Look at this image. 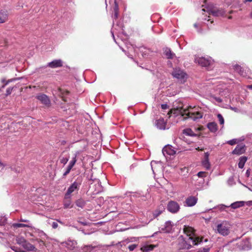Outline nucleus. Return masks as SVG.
Here are the masks:
<instances>
[{"mask_svg": "<svg viewBox=\"0 0 252 252\" xmlns=\"http://www.w3.org/2000/svg\"><path fill=\"white\" fill-rule=\"evenodd\" d=\"M170 113H172L176 116L181 115L183 117L185 116V119L190 118L193 121L201 119L203 115V113L198 108L189 107L184 108L182 105L171 109L168 114Z\"/></svg>", "mask_w": 252, "mask_h": 252, "instance_id": "nucleus-1", "label": "nucleus"}, {"mask_svg": "<svg viewBox=\"0 0 252 252\" xmlns=\"http://www.w3.org/2000/svg\"><path fill=\"white\" fill-rule=\"evenodd\" d=\"M184 231L188 237L186 240V242L189 243L188 249H190L191 245H198L202 241V238L196 237L194 234V229L193 228L189 226H185Z\"/></svg>", "mask_w": 252, "mask_h": 252, "instance_id": "nucleus-2", "label": "nucleus"}, {"mask_svg": "<svg viewBox=\"0 0 252 252\" xmlns=\"http://www.w3.org/2000/svg\"><path fill=\"white\" fill-rule=\"evenodd\" d=\"M81 182L82 180L77 178V180L69 186L64 195L65 199H70L71 194L75 191H77L79 189Z\"/></svg>", "mask_w": 252, "mask_h": 252, "instance_id": "nucleus-3", "label": "nucleus"}, {"mask_svg": "<svg viewBox=\"0 0 252 252\" xmlns=\"http://www.w3.org/2000/svg\"><path fill=\"white\" fill-rule=\"evenodd\" d=\"M216 230L220 234L225 236L230 233V225L226 221H223L218 224Z\"/></svg>", "mask_w": 252, "mask_h": 252, "instance_id": "nucleus-4", "label": "nucleus"}, {"mask_svg": "<svg viewBox=\"0 0 252 252\" xmlns=\"http://www.w3.org/2000/svg\"><path fill=\"white\" fill-rule=\"evenodd\" d=\"M172 74L174 78L177 79L181 82H185L187 78V74L180 68H175Z\"/></svg>", "mask_w": 252, "mask_h": 252, "instance_id": "nucleus-5", "label": "nucleus"}, {"mask_svg": "<svg viewBox=\"0 0 252 252\" xmlns=\"http://www.w3.org/2000/svg\"><path fill=\"white\" fill-rule=\"evenodd\" d=\"M195 62L202 66L209 67L212 65L213 61L210 58L198 57L195 59Z\"/></svg>", "mask_w": 252, "mask_h": 252, "instance_id": "nucleus-6", "label": "nucleus"}, {"mask_svg": "<svg viewBox=\"0 0 252 252\" xmlns=\"http://www.w3.org/2000/svg\"><path fill=\"white\" fill-rule=\"evenodd\" d=\"M180 209V206L177 202L172 200L168 202L167 209L169 212L175 214L179 211Z\"/></svg>", "mask_w": 252, "mask_h": 252, "instance_id": "nucleus-7", "label": "nucleus"}, {"mask_svg": "<svg viewBox=\"0 0 252 252\" xmlns=\"http://www.w3.org/2000/svg\"><path fill=\"white\" fill-rule=\"evenodd\" d=\"M63 66V62L61 60H55L51 62L48 63L46 66H43L37 69V71H40L42 69L45 68L47 66L54 68Z\"/></svg>", "mask_w": 252, "mask_h": 252, "instance_id": "nucleus-8", "label": "nucleus"}, {"mask_svg": "<svg viewBox=\"0 0 252 252\" xmlns=\"http://www.w3.org/2000/svg\"><path fill=\"white\" fill-rule=\"evenodd\" d=\"M207 11L209 15H212L215 17L222 16L225 13L224 10L221 8H209L207 9Z\"/></svg>", "mask_w": 252, "mask_h": 252, "instance_id": "nucleus-9", "label": "nucleus"}, {"mask_svg": "<svg viewBox=\"0 0 252 252\" xmlns=\"http://www.w3.org/2000/svg\"><path fill=\"white\" fill-rule=\"evenodd\" d=\"M36 241V243L35 244L36 247L39 248L37 249L36 252H48L49 250L47 249V246L45 244L44 242L42 240H39L37 239L35 240Z\"/></svg>", "mask_w": 252, "mask_h": 252, "instance_id": "nucleus-10", "label": "nucleus"}, {"mask_svg": "<svg viewBox=\"0 0 252 252\" xmlns=\"http://www.w3.org/2000/svg\"><path fill=\"white\" fill-rule=\"evenodd\" d=\"M36 98L42 104L49 106L50 105V100L48 96L44 94H39L36 95Z\"/></svg>", "mask_w": 252, "mask_h": 252, "instance_id": "nucleus-11", "label": "nucleus"}, {"mask_svg": "<svg viewBox=\"0 0 252 252\" xmlns=\"http://www.w3.org/2000/svg\"><path fill=\"white\" fill-rule=\"evenodd\" d=\"M176 152L175 148L171 145L165 146L162 149V153L164 156H166V155H174Z\"/></svg>", "mask_w": 252, "mask_h": 252, "instance_id": "nucleus-12", "label": "nucleus"}, {"mask_svg": "<svg viewBox=\"0 0 252 252\" xmlns=\"http://www.w3.org/2000/svg\"><path fill=\"white\" fill-rule=\"evenodd\" d=\"M197 200L198 198L197 197L189 196L185 200V205L188 207H192L196 204Z\"/></svg>", "mask_w": 252, "mask_h": 252, "instance_id": "nucleus-13", "label": "nucleus"}, {"mask_svg": "<svg viewBox=\"0 0 252 252\" xmlns=\"http://www.w3.org/2000/svg\"><path fill=\"white\" fill-rule=\"evenodd\" d=\"M155 125L159 129L164 130L166 128V122L163 118L157 120L155 122ZM168 128V127H167V129Z\"/></svg>", "mask_w": 252, "mask_h": 252, "instance_id": "nucleus-14", "label": "nucleus"}, {"mask_svg": "<svg viewBox=\"0 0 252 252\" xmlns=\"http://www.w3.org/2000/svg\"><path fill=\"white\" fill-rule=\"evenodd\" d=\"M209 153L206 152L204 153V157L202 159L201 163L202 166L205 168L206 170H209L210 168V163L209 160Z\"/></svg>", "mask_w": 252, "mask_h": 252, "instance_id": "nucleus-15", "label": "nucleus"}, {"mask_svg": "<svg viewBox=\"0 0 252 252\" xmlns=\"http://www.w3.org/2000/svg\"><path fill=\"white\" fill-rule=\"evenodd\" d=\"M237 248L239 250H247L251 249L250 242L248 240H243L237 244Z\"/></svg>", "mask_w": 252, "mask_h": 252, "instance_id": "nucleus-16", "label": "nucleus"}, {"mask_svg": "<svg viewBox=\"0 0 252 252\" xmlns=\"http://www.w3.org/2000/svg\"><path fill=\"white\" fill-rule=\"evenodd\" d=\"M8 17V11L6 10H1L0 11V23H3L7 21Z\"/></svg>", "mask_w": 252, "mask_h": 252, "instance_id": "nucleus-17", "label": "nucleus"}, {"mask_svg": "<svg viewBox=\"0 0 252 252\" xmlns=\"http://www.w3.org/2000/svg\"><path fill=\"white\" fill-rule=\"evenodd\" d=\"M64 246L69 250H73L76 247L77 242L74 240H68L63 243Z\"/></svg>", "mask_w": 252, "mask_h": 252, "instance_id": "nucleus-18", "label": "nucleus"}, {"mask_svg": "<svg viewBox=\"0 0 252 252\" xmlns=\"http://www.w3.org/2000/svg\"><path fill=\"white\" fill-rule=\"evenodd\" d=\"M245 152V146L243 145H238L233 151V154L240 155Z\"/></svg>", "mask_w": 252, "mask_h": 252, "instance_id": "nucleus-19", "label": "nucleus"}, {"mask_svg": "<svg viewBox=\"0 0 252 252\" xmlns=\"http://www.w3.org/2000/svg\"><path fill=\"white\" fill-rule=\"evenodd\" d=\"M234 69L235 71L239 73L240 75L245 77L248 76L246 71H244L241 66L238 64H236L234 66Z\"/></svg>", "mask_w": 252, "mask_h": 252, "instance_id": "nucleus-20", "label": "nucleus"}, {"mask_svg": "<svg viewBox=\"0 0 252 252\" xmlns=\"http://www.w3.org/2000/svg\"><path fill=\"white\" fill-rule=\"evenodd\" d=\"M25 250L28 251H34L36 252L37 250V248H35V247L31 244L30 243L27 242V241L25 243V244L22 246Z\"/></svg>", "mask_w": 252, "mask_h": 252, "instance_id": "nucleus-21", "label": "nucleus"}, {"mask_svg": "<svg viewBox=\"0 0 252 252\" xmlns=\"http://www.w3.org/2000/svg\"><path fill=\"white\" fill-rule=\"evenodd\" d=\"M207 127L212 132H215L218 130V126L216 123L211 122L207 124Z\"/></svg>", "mask_w": 252, "mask_h": 252, "instance_id": "nucleus-22", "label": "nucleus"}, {"mask_svg": "<svg viewBox=\"0 0 252 252\" xmlns=\"http://www.w3.org/2000/svg\"><path fill=\"white\" fill-rule=\"evenodd\" d=\"M245 202L244 201H236V202H235L231 204V205L229 206L231 207L233 209H237V208H238L243 206L245 205Z\"/></svg>", "mask_w": 252, "mask_h": 252, "instance_id": "nucleus-23", "label": "nucleus"}, {"mask_svg": "<svg viewBox=\"0 0 252 252\" xmlns=\"http://www.w3.org/2000/svg\"><path fill=\"white\" fill-rule=\"evenodd\" d=\"M75 204L77 207L82 209L85 206L86 201L82 198H79L75 201Z\"/></svg>", "mask_w": 252, "mask_h": 252, "instance_id": "nucleus-24", "label": "nucleus"}, {"mask_svg": "<svg viewBox=\"0 0 252 252\" xmlns=\"http://www.w3.org/2000/svg\"><path fill=\"white\" fill-rule=\"evenodd\" d=\"M164 54L168 59H173L175 54L171 52L170 49L165 48L164 50Z\"/></svg>", "mask_w": 252, "mask_h": 252, "instance_id": "nucleus-25", "label": "nucleus"}, {"mask_svg": "<svg viewBox=\"0 0 252 252\" xmlns=\"http://www.w3.org/2000/svg\"><path fill=\"white\" fill-rule=\"evenodd\" d=\"M164 210V208L163 206H159L158 208L155 210L153 213L154 218L158 217L160 214H161Z\"/></svg>", "mask_w": 252, "mask_h": 252, "instance_id": "nucleus-26", "label": "nucleus"}, {"mask_svg": "<svg viewBox=\"0 0 252 252\" xmlns=\"http://www.w3.org/2000/svg\"><path fill=\"white\" fill-rule=\"evenodd\" d=\"M172 229V225L170 221H166L165 223L164 226L162 228V230L166 232H169Z\"/></svg>", "mask_w": 252, "mask_h": 252, "instance_id": "nucleus-27", "label": "nucleus"}, {"mask_svg": "<svg viewBox=\"0 0 252 252\" xmlns=\"http://www.w3.org/2000/svg\"><path fill=\"white\" fill-rule=\"evenodd\" d=\"M155 247V245H147L143 246L141 248V250L143 252H150L151 251H152Z\"/></svg>", "mask_w": 252, "mask_h": 252, "instance_id": "nucleus-28", "label": "nucleus"}, {"mask_svg": "<svg viewBox=\"0 0 252 252\" xmlns=\"http://www.w3.org/2000/svg\"><path fill=\"white\" fill-rule=\"evenodd\" d=\"M247 160V158L246 157H241L239 158V162L238 163V166L240 168H243L244 165Z\"/></svg>", "mask_w": 252, "mask_h": 252, "instance_id": "nucleus-29", "label": "nucleus"}, {"mask_svg": "<svg viewBox=\"0 0 252 252\" xmlns=\"http://www.w3.org/2000/svg\"><path fill=\"white\" fill-rule=\"evenodd\" d=\"M16 242L18 244L23 246L25 243L26 242L25 239L21 237H17L16 239Z\"/></svg>", "mask_w": 252, "mask_h": 252, "instance_id": "nucleus-30", "label": "nucleus"}, {"mask_svg": "<svg viewBox=\"0 0 252 252\" xmlns=\"http://www.w3.org/2000/svg\"><path fill=\"white\" fill-rule=\"evenodd\" d=\"M12 226L15 228L26 227L30 226L28 224H24V223H13Z\"/></svg>", "mask_w": 252, "mask_h": 252, "instance_id": "nucleus-31", "label": "nucleus"}, {"mask_svg": "<svg viewBox=\"0 0 252 252\" xmlns=\"http://www.w3.org/2000/svg\"><path fill=\"white\" fill-rule=\"evenodd\" d=\"M184 133L187 135L192 136L194 135L193 131L190 128H187L184 130Z\"/></svg>", "mask_w": 252, "mask_h": 252, "instance_id": "nucleus-32", "label": "nucleus"}, {"mask_svg": "<svg viewBox=\"0 0 252 252\" xmlns=\"http://www.w3.org/2000/svg\"><path fill=\"white\" fill-rule=\"evenodd\" d=\"M66 200L64 201L63 205L64 208L66 209L68 208H71L72 206H71V201L70 200V199H66Z\"/></svg>", "mask_w": 252, "mask_h": 252, "instance_id": "nucleus-33", "label": "nucleus"}, {"mask_svg": "<svg viewBox=\"0 0 252 252\" xmlns=\"http://www.w3.org/2000/svg\"><path fill=\"white\" fill-rule=\"evenodd\" d=\"M76 161V156H75L74 157L72 158V160L69 162L68 166L72 168V167L75 164Z\"/></svg>", "mask_w": 252, "mask_h": 252, "instance_id": "nucleus-34", "label": "nucleus"}, {"mask_svg": "<svg viewBox=\"0 0 252 252\" xmlns=\"http://www.w3.org/2000/svg\"><path fill=\"white\" fill-rule=\"evenodd\" d=\"M218 118L219 119V123L220 125H223L224 123V119L222 117V116L220 114H218L217 115Z\"/></svg>", "mask_w": 252, "mask_h": 252, "instance_id": "nucleus-35", "label": "nucleus"}, {"mask_svg": "<svg viewBox=\"0 0 252 252\" xmlns=\"http://www.w3.org/2000/svg\"><path fill=\"white\" fill-rule=\"evenodd\" d=\"M1 81V82L4 84L3 85H2L1 87L2 88H4L6 85H7L9 82H11L10 80L6 81L4 78H2Z\"/></svg>", "mask_w": 252, "mask_h": 252, "instance_id": "nucleus-36", "label": "nucleus"}, {"mask_svg": "<svg viewBox=\"0 0 252 252\" xmlns=\"http://www.w3.org/2000/svg\"><path fill=\"white\" fill-rule=\"evenodd\" d=\"M197 176L199 178H203L206 176V173L205 172L200 171L197 173Z\"/></svg>", "mask_w": 252, "mask_h": 252, "instance_id": "nucleus-37", "label": "nucleus"}, {"mask_svg": "<svg viewBox=\"0 0 252 252\" xmlns=\"http://www.w3.org/2000/svg\"><path fill=\"white\" fill-rule=\"evenodd\" d=\"M228 207H229V206H226V205H224L223 204L220 205L217 207V208H218L221 211L224 210L225 209V208H228Z\"/></svg>", "mask_w": 252, "mask_h": 252, "instance_id": "nucleus-38", "label": "nucleus"}, {"mask_svg": "<svg viewBox=\"0 0 252 252\" xmlns=\"http://www.w3.org/2000/svg\"><path fill=\"white\" fill-rule=\"evenodd\" d=\"M137 245L136 244H132L128 246V248L129 250V251L132 252L133 251L136 247Z\"/></svg>", "mask_w": 252, "mask_h": 252, "instance_id": "nucleus-39", "label": "nucleus"}, {"mask_svg": "<svg viewBox=\"0 0 252 252\" xmlns=\"http://www.w3.org/2000/svg\"><path fill=\"white\" fill-rule=\"evenodd\" d=\"M114 12L119 11V6L116 0L114 1V6L113 7Z\"/></svg>", "mask_w": 252, "mask_h": 252, "instance_id": "nucleus-40", "label": "nucleus"}, {"mask_svg": "<svg viewBox=\"0 0 252 252\" xmlns=\"http://www.w3.org/2000/svg\"><path fill=\"white\" fill-rule=\"evenodd\" d=\"M71 169L72 168L68 165L65 172L63 174V176H66L67 174H68Z\"/></svg>", "mask_w": 252, "mask_h": 252, "instance_id": "nucleus-41", "label": "nucleus"}, {"mask_svg": "<svg viewBox=\"0 0 252 252\" xmlns=\"http://www.w3.org/2000/svg\"><path fill=\"white\" fill-rule=\"evenodd\" d=\"M6 221V219L4 217H1L0 218V225H3L4 224Z\"/></svg>", "mask_w": 252, "mask_h": 252, "instance_id": "nucleus-42", "label": "nucleus"}, {"mask_svg": "<svg viewBox=\"0 0 252 252\" xmlns=\"http://www.w3.org/2000/svg\"><path fill=\"white\" fill-rule=\"evenodd\" d=\"M227 143L230 145H233L236 144L237 140L235 139H232V140L227 141Z\"/></svg>", "mask_w": 252, "mask_h": 252, "instance_id": "nucleus-43", "label": "nucleus"}, {"mask_svg": "<svg viewBox=\"0 0 252 252\" xmlns=\"http://www.w3.org/2000/svg\"><path fill=\"white\" fill-rule=\"evenodd\" d=\"M68 161V158H63L61 159V162L64 165L65 164L67 161Z\"/></svg>", "mask_w": 252, "mask_h": 252, "instance_id": "nucleus-44", "label": "nucleus"}, {"mask_svg": "<svg viewBox=\"0 0 252 252\" xmlns=\"http://www.w3.org/2000/svg\"><path fill=\"white\" fill-rule=\"evenodd\" d=\"M51 225H52V227L54 229L57 228L58 226V223L57 222H55V221H54L52 223Z\"/></svg>", "mask_w": 252, "mask_h": 252, "instance_id": "nucleus-45", "label": "nucleus"}, {"mask_svg": "<svg viewBox=\"0 0 252 252\" xmlns=\"http://www.w3.org/2000/svg\"><path fill=\"white\" fill-rule=\"evenodd\" d=\"M12 91V88H8L6 90V95H9L11 94Z\"/></svg>", "mask_w": 252, "mask_h": 252, "instance_id": "nucleus-46", "label": "nucleus"}, {"mask_svg": "<svg viewBox=\"0 0 252 252\" xmlns=\"http://www.w3.org/2000/svg\"><path fill=\"white\" fill-rule=\"evenodd\" d=\"M161 108L162 109L165 110V109H167L168 108V106L166 104H163L161 105Z\"/></svg>", "mask_w": 252, "mask_h": 252, "instance_id": "nucleus-47", "label": "nucleus"}, {"mask_svg": "<svg viewBox=\"0 0 252 252\" xmlns=\"http://www.w3.org/2000/svg\"><path fill=\"white\" fill-rule=\"evenodd\" d=\"M114 12V13L113 15V17L114 19H116L118 18V17L119 11Z\"/></svg>", "mask_w": 252, "mask_h": 252, "instance_id": "nucleus-48", "label": "nucleus"}, {"mask_svg": "<svg viewBox=\"0 0 252 252\" xmlns=\"http://www.w3.org/2000/svg\"><path fill=\"white\" fill-rule=\"evenodd\" d=\"M181 170H184V171L186 170V172L187 173L188 172V169L187 167H184L183 168H182Z\"/></svg>", "mask_w": 252, "mask_h": 252, "instance_id": "nucleus-49", "label": "nucleus"}, {"mask_svg": "<svg viewBox=\"0 0 252 252\" xmlns=\"http://www.w3.org/2000/svg\"><path fill=\"white\" fill-rule=\"evenodd\" d=\"M247 204L248 205H252V201L247 202Z\"/></svg>", "mask_w": 252, "mask_h": 252, "instance_id": "nucleus-50", "label": "nucleus"}, {"mask_svg": "<svg viewBox=\"0 0 252 252\" xmlns=\"http://www.w3.org/2000/svg\"><path fill=\"white\" fill-rule=\"evenodd\" d=\"M20 221H22V222H28L29 221L28 220H23V219H21L20 220Z\"/></svg>", "mask_w": 252, "mask_h": 252, "instance_id": "nucleus-51", "label": "nucleus"}, {"mask_svg": "<svg viewBox=\"0 0 252 252\" xmlns=\"http://www.w3.org/2000/svg\"><path fill=\"white\" fill-rule=\"evenodd\" d=\"M196 150H198V151H203V149H200L199 147H198L197 148H196Z\"/></svg>", "mask_w": 252, "mask_h": 252, "instance_id": "nucleus-52", "label": "nucleus"}, {"mask_svg": "<svg viewBox=\"0 0 252 252\" xmlns=\"http://www.w3.org/2000/svg\"><path fill=\"white\" fill-rule=\"evenodd\" d=\"M245 2H251L252 1V0H245Z\"/></svg>", "mask_w": 252, "mask_h": 252, "instance_id": "nucleus-53", "label": "nucleus"}, {"mask_svg": "<svg viewBox=\"0 0 252 252\" xmlns=\"http://www.w3.org/2000/svg\"><path fill=\"white\" fill-rule=\"evenodd\" d=\"M194 27L195 28H197L198 27V25H197V24H194Z\"/></svg>", "mask_w": 252, "mask_h": 252, "instance_id": "nucleus-54", "label": "nucleus"}, {"mask_svg": "<svg viewBox=\"0 0 252 252\" xmlns=\"http://www.w3.org/2000/svg\"><path fill=\"white\" fill-rule=\"evenodd\" d=\"M251 86H252V85H249V86H248V88L249 89H252V88H251Z\"/></svg>", "mask_w": 252, "mask_h": 252, "instance_id": "nucleus-55", "label": "nucleus"}, {"mask_svg": "<svg viewBox=\"0 0 252 252\" xmlns=\"http://www.w3.org/2000/svg\"><path fill=\"white\" fill-rule=\"evenodd\" d=\"M112 36H113V38L115 39V37H114V35L113 33H112Z\"/></svg>", "mask_w": 252, "mask_h": 252, "instance_id": "nucleus-56", "label": "nucleus"}, {"mask_svg": "<svg viewBox=\"0 0 252 252\" xmlns=\"http://www.w3.org/2000/svg\"><path fill=\"white\" fill-rule=\"evenodd\" d=\"M58 222H60V223H62V221H60V220H58Z\"/></svg>", "mask_w": 252, "mask_h": 252, "instance_id": "nucleus-57", "label": "nucleus"}, {"mask_svg": "<svg viewBox=\"0 0 252 252\" xmlns=\"http://www.w3.org/2000/svg\"><path fill=\"white\" fill-rule=\"evenodd\" d=\"M2 165V163H1L0 162V165Z\"/></svg>", "mask_w": 252, "mask_h": 252, "instance_id": "nucleus-58", "label": "nucleus"}, {"mask_svg": "<svg viewBox=\"0 0 252 252\" xmlns=\"http://www.w3.org/2000/svg\"><path fill=\"white\" fill-rule=\"evenodd\" d=\"M202 11H205L204 9H202Z\"/></svg>", "mask_w": 252, "mask_h": 252, "instance_id": "nucleus-59", "label": "nucleus"}, {"mask_svg": "<svg viewBox=\"0 0 252 252\" xmlns=\"http://www.w3.org/2000/svg\"><path fill=\"white\" fill-rule=\"evenodd\" d=\"M232 109L234 110H235V109H234V108H232Z\"/></svg>", "mask_w": 252, "mask_h": 252, "instance_id": "nucleus-60", "label": "nucleus"}, {"mask_svg": "<svg viewBox=\"0 0 252 252\" xmlns=\"http://www.w3.org/2000/svg\"><path fill=\"white\" fill-rule=\"evenodd\" d=\"M232 109L234 110H235V109H234V108H232Z\"/></svg>", "mask_w": 252, "mask_h": 252, "instance_id": "nucleus-61", "label": "nucleus"}, {"mask_svg": "<svg viewBox=\"0 0 252 252\" xmlns=\"http://www.w3.org/2000/svg\"><path fill=\"white\" fill-rule=\"evenodd\" d=\"M251 88H252V86H251Z\"/></svg>", "mask_w": 252, "mask_h": 252, "instance_id": "nucleus-62", "label": "nucleus"}, {"mask_svg": "<svg viewBox=\"0 0 252 252\" xmlns=\"http://www.w3.org/2000/svg\"><path fill=\"white\" fill-rule=\"evenodd\" d=\"M226 0H224V1H226Z\"/></svg>", "mask_w": 252, "mask_h": 252, "instance_id": "nucleus-63", "label": "nucleus"}]
</instances>
